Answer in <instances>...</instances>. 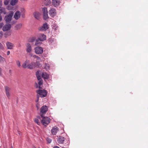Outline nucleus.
<instances>
[{"label": "nucleus", "instance_id": "nucleus-1", "mask_svg": "<svg viewBox=\"0 0 148 148\" xmlns=\"http://www.w3.org/2000/svg\"><path fill=\"white\" fill-rule=\"evenodd\" d=\"M40 116L42 119L41 120V122L43 125L45 126H46L50 123V119L49 118L44 116L43 114H40Z\"/></svg>", "mask_w": 148, "mask_h": 148}, {"label": "nucleus", "instance_id": "nucleus-2", "mask_svg": "<svg viewBox=\"0 0 148 148\" xmlns=\"http://www.w3.org/2000/svg\"><path fill=\"white\" fill-rule=\"evenodd\" d=\"M13 14L14 13L13 12L10 11L8 15H5V17L4 19L6 23H10L12 20Z\"/></svg>", "mask_w": 148, "mask_h": 148}, {"label": "nucleus", "instance_id": "nucleus-3", "mask_svg": "<svg viewBox=\"0 0 148 148\" xmlns=\"http://www.w3.org/2000/svg\"><path fill=\"white\" fill-rule=\"evenodd\" d=\"M37 92L38 94L41 97H44L46 96L47 92L45 90H39L36 91Z\"/></svg>", "mask_w": 148, "mask_h": 148}, {"label": "nucleus", "instance_id": "nucleus-4", "mask_svg": "<svg viewBox=\"0 0 148 148\" xmlns=\"http://www.w3.org/2000/svg\"><path fill=\"white\" fill-rule=\"evenodd\" d=\"M43 18L45 20H46L48 18V12L47 8L44 7L42 8Z\"/></svg>", "mask_w": 148, "mask_h": 148}, {"label": "nucleus", "instance_id": "nucleus-5", "mask_svg": "<svg viewBox=\"0 0 148 148\" xmlns=\"http://www.w3.org/2000/svg\"><path fill=\"white\" fill-rule=\"evenodd\" d=\"M34 51L36 54H42L43 51V50L42 47L38 46L34 48Z\"/></svg>", "mask_w": 148, "mask_h": 148}, {"label": "nucleus", "instance_id": "nucleus-6", "mask_svg": "<svg viewBox=\"0 0 148 148\" xmlns=\"http://www.w3.org/2000/svg\"><path fill=\"white\" fill-rule=\"evenodd\" d=\"M40 72L39 71H37L36 73L37 78L38 80L39 81L38 84L39 86L42 84L43 82L41 77V74L40 73Z\"/></svg>", "mask_w": 148, "mask_h": 148}, {"label": "nucleus", "instance_id": "nucleus-7", "mask_svg": "<svg viewBox=\"0 0 148 148\" xmlns=\"http://www.w3.org/2000/svg\"><path fill=\"white\" fill-rule=\"evenodd\" d=\"M4 89L6 96L8 99H9L10 96L11 89L7 86H5L4 87Z\"/></svg>", "mask_w": 148, "mask_h": 148}, {"label": "nucleus", "instance_id": "nucleus-8", "mask_svg": "<svg viewBox=\"0 0 148 148\" xmlns=\"http://www.w3.org/2000/svg\"><path fill=\"white\" fill-rule=\"evenodd\" d=\"M48 110V108L46 106H42L40 109V112L41 114H44Z\"/></svg>", "mask_w": 148, "mask_h": 148}, {"label": "nucleus", "instance_id": "nucleus-9", "mask_svg": "<svg viewBox=\"0 0 148 148\" xmlns=\"http://www.w3.org/2000/svg\"><path fill=\"white\" fill-rule=\"evenodd\" d=\"M48 26L47 23H45L39 28V30L41 31H45L48 29Z\"/></svg>", "mask_w": 148, "mask_h": 148}, {"label": "nucleus", "instance_id": "nucleus-10", "mask_svg": "<svg viewBox=\"0 0 148 148\" xmlns=\"http://www.w3.org/2000/svg\"><path fill=\"white\" fill-rule=\"evenodd\" d=\"M11 27V25L10 24H5L3 26L2 30L3 32L8 31L10 29Z\"/></svg>", "mask_w": 148, "mask_h": 148}, {"label": "nucleus", "instance_id": "nucleus-11", "mask_svg": "<svg viewBox=\"0 0 148 148\" xmlns=\"http://www.w3.org/2000/svg\"><path fill=\"white\" fill-rule=\"evenodd\" d=\"M7 48L8 49H13L14 47V45L13 43L9 42H7L6 43Z\"/></svg>", "mask_w": 148, "mask_h": 148}, {"label": "nucleus", "instance_id": "nucleus-12", "mask_svg": "<svg viewBox=\"0 0 148 148\" xmlns=\"http://www.w3.org/2000/svg\"><path fill=\"white\" fill-rule=\"evenodd\" d=\"M39 66L38 65L36 62L35 63L34 62H32L27 65V68L29 69H32L34 68L39 67Z\"/></svg>", "mask_w": 148, "mask_h": 148}, {"label": "nucleus", "instance_id": "nucleus-13", "mask_svg": "<svg viewBox=\"0 0 148 148\" xmlns=\"http://www.w3.org/2000/svg\"><path fill=\"white\" fill-rule=\"evenodd\" d=\"M38 39L40 41H43L46 40V36L42 34H40L38 36Z\"/></svg>", "mask_w": 148, "mask_h": 148}, {"label": "nucleus", "instance_id": "nucleus-14", "mask_svg": "<svg viewBox=\"0 0 148 148\" xmlns=\"http://www.w3.org/2000/svg\"><path fill=\"white\" fill-rule=\"evenodd\" d=\"M26 51L27 52L30 53L32 51V47L31 45L29 43L26 44Z\"/></svg>", "mask_w": 148, "mask_h": 148}, {"label": "nucleus", "instance_id": "nucleus-15", "mask_svg": "<svg viewBox=\"0 0 148 148\" xmlns=\"http://www.w3.org/2000/svg\"><path fill=\"white\" fill-rule=\"evenodd\" d=\"M21 15V12L19 11H16L15 13L14 18L16 20L18 19L20 17Z\"/></svg>", "mask_w": 148, "mask_h": 148}, {"label": "nucleus", "instance_id": "nucleus-16", "mask_svg": "<svg viewBox=\"0 0 148 148\" xmlns=\"http://www.w3.org/2000/svg\"><path fill=\"white\" fill-rule=\"evenodd\" d=\"M49 14L51 17H53L56 15V10L54 8H51L49 11Z\"/></svg>", "mask_w": 148, "mask_h": 148}, {"label": "nucleus", "instance_id": "nucleus-17", "mask_svg": "<svg viewBox=\"0 0 148 148\" xmlns=\"http://www.w3.org/2000/svg\"><path fill=\"white\" fill-rule=\"evenodd\" d=\"M59 130L58 128L57 127H53L51 130L52 134L53 135H56L58 132Z\"/></svg>", "mask_w": 148, "mask_h": 148}, {"label": "nucleus", "instance_id": "nucleus-18", "mask_svg": "<svg viewBox=\"0 0 148 148\" xmlns=\"http://www.w3.org/2000/svg\"><path fill=\"white\" fill-rule=\"evenodd\" d=\"M52 5L55 6H57L60 3V0H53L52 1Z\"/></svg>", "mask_w": 148, "mask_h": 148}, {"label": "nucleus", "instance_id": "nucleus-19", "mask_svg": "<svg viewBox=\"0 0 148 148\" xmlns=\"http://www.w3.org/2000/svg\"><path fill=\"white\" fill-rule=\"evenodd\" d=\"M33 14L34 17L37 19H39L40 18V14L38 12H34Z\"/></svg>", "mask_w": 148, "mask_h": 148}, {"label": "nucleus", "instance_id": "nucleus-20", "mask_svg": "<svg viewBox=\"0 0 148 148\" xmlns=\"http://www.w3.org/2000/svg\"><path fill=\"white\" fill-rule=\"evenodd\" d=\"M42 77L45 79H47L49 78V75L46 73L44 72L42 74Z\"/></svg>", "mask_w": 148, "mask_h": 148}, {"label": "nucleus", "instance_id": "nucleus-21", "mask_svg": "<svg viewBox=\"0 0 148 148\" xmlns=\"http://www.w3.org/2000/svg\"><path fill=\"white\" fill-rule=\"evenodd\" d=\"M42 2L46 5H49L51 3L50 0H42Z\"/></svg>", "mask_w": 148, "mask_h": 148}, {"label": "nucleus", "instance_id": "nucleus-22", "mask_svg": "<svg viewBox=\"0 0 148 148\" xmlns=\"http://www.w3.org/2000/svg\"><path fill=\"white\" fill-rule=\"evenodd\" d=\"M6 12L5 11V8L1 7L0 8V14H6Z\"/></svg>", "mask_w": 148, "mask_h": 148}, {"label": "nucleus", "instance_id": "nucleus-23", "mask_svg": "<svg viewBox=\"0 0 148 148\" xmlns=\"http://www.w3.org/2000/svg\"><path fill=\"white\" fill-rule=\"evenodd\" d=\"M18 1V0H11L10 4L12 6H14L16 5Z\"/></svg>", "mask_w": 148, "mask_h": 148}, {"label": "nucleus", "instance_id": "nucleus-24", "mask_svg": "<svg viewBox=\"0 0 148 148\" xmlns=\"http://www.w3.org/2000/svg\"><path fill=\"white\" fill-rule=\"evenodd\" d=\"M34 60L36 61V63L38 65L39 63L38 62L40 60V59L38 56L36 55V57H35L34 59Z\"/></svg>", "mask_w": 148, "mask_h": 148}, {"label": "nucleus", "instance_id": "nucleus-25", "mask_svg": "<svg viewBox=\"0 0 148 148\" xmlns=\"http://www.w3.org/2000/svg\"><path fill=\"white\" fill-rule=\"evenodd\" d=\"M37 119H34V121L38 125H39L40 124V123L38 120V119H40V116H38Z\"/></svg>", "mask_w": 148, "mask_h": 148}, {"label": "nucleus", "instance_id": "nucleus-26", "mask_svg": "<svg viewBox=\"0 0 148 148\" xmlns=\"http://www.w3.org/2000/svg\"><path fill=\"white\" fill-rule=\"evenodd\" d=\"M12 34V32L11 31H9L7 32H6L4 34V35L5 37L6 38L8 37L9 36H10Z\"/></svg>", "mask_w": 148, "mask_h": 148}, {"label": "nucleus", "instance_id": "nucleus-27", "mask_svg": "<svg viewBox=\"0 0 148 148\" xmlns=\"http://www.w3.org/2000/svg\"><path fill=\"white\" fill-rule=\"evenodd\" d=\"M36 40V38L35 37H33L30 38L29 41V42H34Z\"/></svg>", "mask_w": 148, "mask_h": 148}, {"label": "nucleus", "instance_id": "nucleus-28", "mask_svg": "<svg viewBox=\"0 0 148 148\" xmlns=\"http://www.w3.org/2000/svg\"><path fill=\"white\" fill-rule=\"evenodd\" d=\"M29 55L30 57L31 58V59L32 61H34V59L35 57H36V55H34L31 53H29Z\"/></svg>", "mask_w": 148, "mask_h": 148}, {"label": "nucleus", "instance_id": "nucleus-29", "mask_svg": "<svg viewBox=\"0 0 148 148\" xmlns=\"http://www.w3.org/2000/svg\"><path fill=\"white\" fill-rule=\"evenodd\" d=\"M22 25L21 24H19L18 25H17L16 26H15V28L16 29H20L21 26H22Z\"/></svg>", "mask_w": 148, "mask_h": 148}, {"label": "nucleus", "instance_id": "nucleus-30", "mask_svg": "<svg viewBox=\"0 0 148 148\" xmlns=\"http://www.w3.org/2000/svg\"><path fill=\"white\" fill-rule=\"evenodd\" d=\"M10 0H4V3L5 5H7L9 3Z\"/></svg>", "mask_w": 148, "mask_h": 148}, {"label": "nucleus", "instance_id": "nucleus-31", "mask_svg": "<svg viewBox=\"0 0 148 148\" xmlns=\"http://www.w3.org/2000/svg\"><path fill=\"white\" fill-rule=\"evenodd\" d=\"M49 65L47 64H45V65L44 66V68L46 69H49Z\"/></svg>", "mask_w": 148, "mask_h": 148}, {"label": "nucleus", "instance_id": "nucleus-32", "mask_svg": "<svg viewBox=\"0 0 148 148\" xmlns=\"http://www.w3.org/2000/svg\"><path fill=\"white\" fill-rule=\"evenodd\" d=\"M16 64L17 66L19 67H20L21 66V63L19 60H17L16 61Z\"/></svg>", "mask_w": 148, "mask_h": 148}, {"label": "nucleus", "instance_id": "nucleus-33", "mask_svg": "<svg viewBox=\"0 0 148 148\" xmlns=\"http://www.w3.org/2000/svg\"><path fill=\"white\" fill-rule=\"evenodd\" d=\"M64 141L63 139H58V142L60 143H63Z\"/></svg>", "mask_w": 148, "mask_h": 148}, {"label": "nucleus", "instance_id": "nucleus-34", "mask_svg": "<svg viewBox=\"0 0 148 148\" xmlns=\"http://www.w3.org/2000/svg\"><path fill=\"white\" fill-rule=\"evenodd\" d=\"M54 41V39L52 38H50L49 39V43H52Z\"/></svg>", "mask_w": 148, "mask_h": 148}, {"label": "nucleus", "instance_id": "nucleus-35", "mask_svg": "<svg viewBox=\"0 0 148 148\" xmlns=\"http://www.w3.org/2000/svg\"><path fill=\"white\" fill-rule=\"evenodd\" d=\"M40 41L38 39L36 40L35 45H37L40 44Z\"/></svg>", "mask_w": 148, "mask_h": 148}, {"label": "nucleus", "instance_id": "nucleus-36", "mask_svg": "<svg viewBox=\"0 0 148 148\" xmlns=\"http://www.w3.org/2000/svg\"><path fill=\"white\" fill-rule=\"evenodd\" d=\"M4 58L0 56V62H3L4 61Z\"/></svg>", "mask_w": 148, "mask_h": 148}, {"label": "nucleus", "instance_id": "nucleus-37", "mask_svg": "<svg viewBox=\"0 0 148 148\" xmlns=\"http://www.w3.org/2000/svg\"><path fill=\"white\" fill-rule=\"evenodd\" d=\"M22 66L24 68H26L27 67V63L24 62L23 64L22 65Z\"/></svg>", "mask_w": 148, "mask_h": 148}, {"label": "nucleus", "instance_id": "nucleus-38", "mask_svg": "<svg viewBox=\"0 0 148 148\" xmlns=\"http://www.w3.org/2000/svg\"><path fill=\"white\" fill-rule=\"evenodd\" d=\"M4 47L2 44L0 42V50L3 49Z\"/></svg>", "mask_w": 148, "mask_h": 148}, {"label": "nucleus", "instance_id": "nucleus-39", "mask_svg": "<svg viewBox=\"0 0 148 148\" xmlns=\"http://www.w3.org/2000/svg\"><path fill=\"white\" fill-rule=\"evenodd\" d=\"M4 24L3 23H0V29L3 26Z\"/></svg>", "mask_w": 148, "mask_h": 148}, {"label": "nucleus", "instance_id": "nucleus-40", "mask_svg": "<svg viewBox=\"0 0 148 148\" xmlns=\"http://www.w3.org/2000/svg\"><path fill=\"white\" fill-rule=\"evenodd\" d=\"M47 141L48 143L49 144L51 142L52 140L51 139H47Z\"/></svg>", "mask_w": 148, "mask_h": 148}, {"label": "nucleus", "instance_id": "nucleus-41", "mask_svg": "<svg viewBox=\"0 0 148 148\" xmlns=\"http://www.w3.org/2000/svg\"><path fill=\"white\" fill-rule=\"evenodd\" d=\"M39 105H40L38 103H37L36 105V108H37V110H38L39 109Z\"/></svg>", "mask_w": 148, "mask_h": 148}, {"label": "nucleus", "instance_id": "nucleus-42", "mask_svg": "<svg viewBox=\"0 0 148 148\" xmlns=\"http://www.w3.org/2000/svg\"><path fill=\"white\" fill-rule=\"evenodd\" d=\"M57 27H56L54 26L52 28L53 29H54L55 30L57 29Z\"/></svg>", "mask_w": 148, "mask_h": 148}, {"label": "nucleus", "instance_id": "nucleus-43", "mask_svg": "<svg viewBox=\"0 0 148 148\" xmlns=\"http://www.w3.org/2000/svg\"><path fill=\"white\" fill-rule=\"evenodd\" d=\"M2 1L1 0H0V8L2 6Z\"/></svg>", "mask_w": 148, "mask_h": 148}, {"label": "nucleus", "instance_id": "nucleus-44", "mask_svg": "<svg viewBox=\"0 0 148 148\" xmlns=\"http://www.w3.org/2000/svg\"><path fill=\"white\" fill-rule=\"evenodd\" d=\"M2 16L0 14V21H1L2 20Z\"/></svg>", "mask_w": 148, "mask_h": 148}, {"label": "nucleus", "instance_id": "nucleus-45", "mask_svg": "<svg viewBox=\"0 0 148 148\" xmlns=\"http://www.w3.org/2000/svg\"><path fill=\"white\" fill-rule=\"evenodd\" d=\"M10 54V51H8L7 52V55H9Z\"/></svg>", "mask_w": 148, "mask_h": 148}, {"label": "nucleus", "instance_id": "nucleus-46", "mask_svg": "<svg viewBox=\"0 0 148 148\" xmlns=\"http://www.w3.org/2000/svg\"><path fill=\"white\" fill-rule=\"evenodd\" d=\"M38 100H39V97H37V99L36 101V102H38Z\"/></svg>", "mask_w": 148, "mask_h": 148}, {"label": "nucleus", "instance_id": "nucleus-47", "mask_svg": "<svg viewBox=\"0 0 148 148\" xmlns=\"http://www.w3.org/2000/svg\"><path fill=\"white\" fill-rule=\"evenodd\" d=\"M7 9L8 10H11L12 9V8H9V7H8L7 8Z\"/></svg>", "mask_w": 148, "mask_h": 148}, {"label": "nucleus", "instance_id": "nucleus-48", "mask_svg": "<svg viewBox=\"0 0 148 148\" xmlns=\"http://www.w3.org/2000/svg\"><path fill=\"white\" fill-rule=\"evenodd\" d=\"M29 62V60H26L25 62L27 64V63H28Z\"/></svg>", "mask_w": 148, "mask_h": 148}, {"label": "nucleus", "instance_id": "nucleus-49", "mask_svg": "<svg viewBox=\"0 0 148 148\" xmlns=\"http://www.w3.org/2000/svg\"><path fill=\"white\" fill-rule=\"evenodd\" d=\"M53 148H60L59 147L57 146H54Z\"/></svg>", "mask_w": 148, "mask_h": 148}, {"label": "nucleus", "instance_id": "nucleus-50", "mask_svg": "<svg viewBox=\"0 0 148 148\" xmlns=\"http://www.w3.org/2000/svg\"><path fill=\"white\" fill-rule=\"evenodd\" d=\"M2 36V34L1 33H0V38H1Z\"/></svg>", "mask_w": 148, "mask_h": 148}, {"label": "nucleus", "instance_id": "nucleus-51", "mask_svg": "<svg viewBox=\"0 0 148 148\" xmlns=\"http://www.w3.org/2000/svg\"><path fill=\"white\" fill-rule=\"evenodd\" d=\"M59 139H61V136H60L59 138Z\"/></svg>", "mask_w": 148, "mask_h": 148}, {"label": "nucleus", "instance_id": "nucleus-52", "mask_svg": "<svg viewBox=\"0 0 148 148\" xmlns=\"http://www.w3.org/2000/svg\"><path fill=\"white\" fill-rule=\"evenodd\" d=\"M21 46V45H20V44H19V47H20V46Z\"/></svg>", "mask_w": 148, "mask_h": 148}, {"label": "nucleus", "instance_id": "nucleus-53", "mask_svg": "<svg viewBox=\"0 0 148 148\" xmlns=\"http://www.w3.org/2000/svg\"><path fill=\"white\" fill-rule=\"evenodd\" d=\"M34 148H36V147H34Z\"/></svg>", "mask_w": 148, "mask_h": 148}, {"label": "nucleus", "instance_id": "nucleus-54", "mask_svg": "<svg viewBox=\"0 0 148 148\" xmlns=\"http://www.w3.org/2000/svg\"><path fill=\"white\" fill-rule=\"evenodd\" d=\"M11 148H13V147L12 146Z\"/></svg>", "mask_w": 148, "mask_h": 148}, {"label": "nucleus", "instance_id": "nucleus-55", "mask_svg": "<svg viewBox=\"0 0 148 148\" xmlns=\"http://www.w3.org/2000/svg\"><path fill=\"white\" fill-rule=\"evenodd\" d=\"M39 88H40V86H39Z\"/></svg>", "mask_w": 148, "mask_h": 148}, {"label": "nucleus", "instance_id": "nucleus-56", "mask_svg": "<svg viewBox=\"0 0 148 148\" xmlns=\"http://www.w3.org/2000/svg\"><path fill=\"white\" fill-rule=\"evenodd\" d=\"M38 148H40V147H39Z\"/></svg>", "mask_w": 148, "mask_h": 148}]
</instances>
